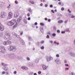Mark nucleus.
<instances>
[{
	"label": "nucleus",
	"instance_id": "1",
	"mask_svg": "<svg viewBox=\"0 0 75 75\" xmlns=\"http://www.w3.org/2000/svg\"><path fill=\"white\" fill-rule=\"evenodd\" d=\"M5 38L4 39L5 40H7L8 39V40H11V37L10 35V34L9 33H7L5 36Z\"/></svg>",
	"mask_w": 75,
	"mask_h": 75
},
{
	"label": "nucleus",
	"instance_id": "2",
	"mask_svg": "<svg viewBox=\"0 0 75 75\" xmlns=\"http://www.w3.org/2000/svg\"><path fill=\"white\" fill-rule=\"evenodd\" d=\"M16 47L14 46H11L10 48H9L8 50L10 51H12L13 52H15L16 51Z\"/></svg>",
	"mask_w": 75,
	"mask_h": 75
},
{
	"label": "nucleus",
	"instance_id": "3",
	"mask_svg": "<svg viewBox=\"0 0 75 75\" xmlns=\"http://www.w3.org/2000/svg\"><path fill=\"white\" fill-rule=\"evenodd\" d=\"M16 21L15 20H13L11 21L8 22L7 24L8 25H14V24L16 23Z\"/></svg>",
	"mask_w": 75,
	"mask_h": 75
},
{
	"label": "nucleus",
	"instance_id": "4",
	"mask_svg": "<svg viewBox=\"0 0 75 75\" xmlns=\"http://www.w3.org/2000/svg\"><path fill=\"white\" fill-rule=\"evenodd\" d=\"M5 51V49L4 46H0V52L3 53H4Z\"/></svg>",
	"mask_w": 75,
	"mask_h": 75
},
{
	"label": "nucleus",
	"instance_id": "5",
	"mask_svg": "<svg viewBox=\"0 0 75 75\" xmlns=\"http://www.w3.org/2000/svg\"><path fill=\"white\" fill-rule=\"evenodd\" d=\"M46 59L47 60V62H50V61H51L53 59V58L51 57V56H50L48 57V56H46Z\"/></svg>",
	"mask_w": 75,
	"mask_h": 75
},
{
	"label": "nucleus",
	"instance_id": "6",
	"mask_svg": "<svg viewBox=\"0 0 75 75\" xmlns=\"http://www.w3.org/2000/svg\"><path fill=\"white\" fill-rule=\"evenodd\" d=\"M8 56L11 59H13L16 58V55L13 54H8Z\"/></svg>",
	"mask_w": 75,
	"mask_h": 75
},
{
	"label": "nucleus",
	"instance_id": "7",
	"mask_svg": "<svg viewBox=\"0 0 75 75\" xmlns=\"http://www.w3.org/2000/svg\"><path fill=\"white\" fill-rule=\"evenodd\" d=\"M13 14L11 12H10L8 13V19H10L12 18V17H13Z\"/></svg>",
	"mask_w": 75,
	"mask_h": 75
},
{
	"label": "nucleus",
	"instance_id": "8",
	"mask_svg": "<svg viewBox=\"0 0 75 75\" xmlns=\"http://www.w3.org/2000/svg\"><path fill=\"white\" fill-rule=\"evenodd\" d=\"M54 61L56 62V64H61V61L58 58H57L56 59H55Z\"/></svg>",
	"mask_w": 75,
	"mask_h": 75
},
{
	"label": "nucleus",
	"instance_id": "9",
	"mask_svg": "<svg viewBox=\"0 0 75 75\" xmlns=\"http://www.w3.org/2000/svg\"><path fill=\"white\" fill-rule=\"evenodd\" d=\"M5 13L4 12H2L1 13L0 17L1 18H4L5 17Z\"/></svg>",
	"mask_w": 75,
	"mask_h": 75
},
{
	"label": "nucleus",
	"instance_id": "10",
	"mask_svg": "<svg viewBox=\"0 0 75 75\" xmlns=\"http://www.w3.org/2000/svg\"><path fill=\"white\" fill-rule=\"evenodd\" d=\"M18 13H14V17L15 18H16V17H18Z\"/></svg>",
	"mask_w": 75,
	"mask_h": 75
},
{
	"label": "nucleus",
	"instance_id": "11",
	"mask_svg": "<svg viewBox=\"0 0 75 75\" xmlns=\"http://www.w3.org/2000/svg\"><path fill=\"white\" fill-rule=\"evenodd\" d=\"M21 20H22V17L20 16L19 18L17 20V22H19L20 21H21Z\"/></svg>",
	"mask_w": 75,
	"mask_h": 75
},
{
	"label": "nucleus",
	"instance_id": "12",
	"mask_svg": "<svg viewBox=\"0 0 75 75\" xmlns=\"http://www.w3.org/2000/svg\"><path fill=\"white\" fill-rule=\"evenodd\" d=\"M4 26H3L2 25H1L0 26V30H1V31H3L4 30Z\"/></svg>",
	"mask_w": 75,
	"mask_h": 75
},
{
	"label": "nucleus",
	"instance_id": "13",
	"mask_svg": "<svg viewBox=\"0 0 75 75\" xmlns=\"http://www.w3.org/2000/svg\"><path fill=\"white\" fill-rule=\"evenodd\" d=\"M35 62L36 64L38 63L39 62V59L37 58L35 59L34 61Z\"/></svg>",
	"mask_w": 75,
	"mask_h": 75
},
{
	"label": "nucleus",
	"instance_id": "14",
	"mask_svg": "<svg viewBox=\"0 0 75 75\" xmlns=\"http://www.w3.org/2000/svg\"><path fill=\"white\" fill-rule=\"evenodd\" d=\"M20 38L21 39V44L22 45H24V44H25V43L24 42V40H22V39H21V38Z\"/></svg>",
	"mask_w": 75,
	"mask_h": 75
},
{
	"label": "nucleus",
	"instance_id": "15",
	"mask_svg": "<svg viewBox=\"0 0 75 75\" xmlns=\"http://www.w3.org/2000/svg\"><path fill=\"white\" fill-rule=\"evenodd\" d=\"M70 55L73 57H75V54L74 53H70Z\"/></svg>",
	"mask_w": 75,
	"mask_h": 75
},
{
	"label": "nucleus",
	"instance_id": "16",
	"mask_svg": "<svg viewBox=\"0 0 75 75\" xmlns=\"http://www.w3.org/2000/svg\"><path fill=\"white\" fill-rule=\"evenodd\" d=\"M42 67L43 69L44 70L46 69H47V67H46V66L44 65H42Z\"/></svg>",
	"mask_w": 75,
	"mask_h": 75
},
{
	"label": "nucleus",
	"instance_id": "17",
	"mask_svg": "<svg viewBox=\"0 0 75 75\" xmlns=\"http://www.w3.org/2000/svg\"><path fill=\"white\" fill-rule=\"evenodd\" d=\"M3 44H4V45H8L7 41L4 42H3Z\"/></svg>",
	"mask_w": 75,
	"mask_h": 75
},
{
	"label": "nucleus",
	"instance_id": "18",
	"mask_svg": "<svg viewBox=\"0 0 75 75\" xmlns=\"http://www.w3.org/2000/svg\"><path fill=\"white\" fill-rule=\"evenodd\" d=\"M8 45H10L11 44V42L8 41H7Z\"/></svg>",
	"mask_w": 75,
	"mask_h": 75
},
{
	"label": "nucleus",
	"instance_id": "19",
	"mask_svg": "<svg viewBox=\"0 0 75 75\" xmlns=\"http://www.w3.org/2000/svg\"><path fill=\"white\" fill-rule=\"evenodd\" d=\"M59 23H63V21L62 20H60L58 22Z\"/></svg>",
	"mask_w": 75,
	"mask_h": 75
},
{
	"label": "nucleus",
	"instance_id": "20",
	"mask_svg": "<svg viewBox=\"0 0 75 75\" xmlns=\"http://www.w3.org/2000/svg\"><path fill=\"white\" fill-rule=\"evenodd\" d=\"M24 21L25 24H27V19H26V18L25 19V18H24Z\"/></svg>",
	"mask_w": 75,
	"mask_h": 75
},
{
	"label": "nucleus",
	"instance_id": "21",
	"mask_svg": "<svg viewBox=\"0 0 75 75\" xmlns=\"http://www.w3.org/2000/svg\"><path fill=\"white\" fill-rule=\"evenodd\" d=\"M40 31L42 33H44V29L43 28L40 29Z\"/></svg>",
	"mask_w": 75,
	"mask_h": 75
},
{
	"label": "nucleus",
	"instance_id": "22",
	"mask_svg": "<svg viewBox=\"0 0 75 75\" xmlns=\"http://www.w3.org/2000/svg\"><path fill=\"white\" fill-rule=\"evenodd\" d=\"M33 65V64L32 62H30L29 63V65L30 66H32Z\"/></svg>",
	"mask_w": 75,
	"mask_h": 75
},
{
	"label": "nucleus",
	"instance_id": "23",
	"mask_svg": "<svg viewBox=\"0 0 75 75\" xmlns=\"http://www.w3.org/2000/svg\"><path fill=\"white\" fill-rule=\"evenodd\" d=\"M30 4H34V2L33 1H30Z\"/></svg>",
	"mask_w": 75,
	"mask_h": 75
},
{
	"label": "nucleus",
	"instance_id": "24",
	"mask_svg": "<svg viewBox=\"0 0 75 75\" xmlns=\"http://www.w3.org/2000/svg\"><path fill=\"white\" fill-rule=\"evenodd\" d=\"M26 59L28 60V61H30V58L28 57H26Z\"/></svg>",
	"mask_w": 75,
	"mask_h": 75
},
{
	"label": "nucleus",
	"instance_id": "25",
	"mask_svg": "<svg viewBox=\"0 0 75 75\" xmlns=\"http://www.w3.org/2000/svg\"><path fill=\"white\" fill-rule=\"evenodd\" d=\"M3 33H1L0 34V37H2V36H3Z\"/></svg>",
	"mask_w": 75,
	"mask_h": 75
},
{
	"label": "nucleus",
	"instance_id": "26",
	"mask_svg": "<svg viewBox=\"0 0 75 75\" xmlns=\"http://www.w3.org/2000/svg\"><path fill=\"white\" fill-rule=\"evenodd\" d=\"M40 25H42V26H44V23H40Z\"/></svg>",
	"mask_w": 75,
	"mask_h": 75
},
{
	"label": "nucleus",
	"instance_id": "27",
	"mask_svg": "<svg viewBox=\"0 0 75 75\" xmlns=\"http://www.w3.org/2000/svg\"><path fill=\"white\" fill-rule=\"evenodd\" d=\"M53 29L54 30H56V27L55 26H53Z\"/></svg>",
	"mask_w": 75,
	"mask_h": 75
},
{
	"label": "nucleus",
	"instance_id": "28",
	"mask_svg": "<svg viewBox=\"0 0 75 75\" xmlns=\"http://www.w3.org/2000/svg\"><path fill=\"white\" fill-rule=\"evenodd\" d=\"M40 48L41 49V50H44V47L42 46L40 47Z\"/></svg>",
	"mask_w": 75,
	"mask_h": 75
},
{
	"label": "nucleus",
	"instance_id": "29",
	"mask_svg": "<svg viewBox=\"0 0 75 75\" xmlns=\"http://www.w3.org/2000/svg\"><path fill=\"white\" fill-rule=\"evenodd\" d=\"M0 8H2L3 6H2V4H0Z\"/></svg>",
	"mask_w": 75,
	"mask_h": 75
},
{
	"label": "nucleus",
	"instance_id": "30",
	"mask_svg": "<svg viewBox=\"0 0 75 75\" xmlns=\"http://www.w3.org/2000/svg\"><path fill=\"white\" fill-rule=\"evenodd\" d=\"M56 57H57V58H59V54H57L56 55Z\"/></svg>",
	"mask_w": 75,
	"mask_h": 75
},
{
	"label": "nucleus",
	"instance_id": "31",
	"mask_svg": "<svg viewBox=\"0 0 75 75\" xmlns=\"http://www.w3.org/2000/svg\"><path fill=\"white\" fill-rule=\"evenodd\" d=\"M32 38H31L29 36L28 37V39L29 40H31V39Z\"/></svg>",
	"mask_w": 75,
	"mask_h": 75
},
{
	"label": "nucleus",
	"instance_id": "32",
	"mask_svg": "<svg viewBox=\"0 0 75 75\" xmlns=\"http://www.w3.org/2000/svg\"><path fill=\"white\" fill-rule=\"evenodd\" d=\"M62 34H64V33H65V31H62L61 32Z\"/></svg>",
	"mask_w": 75,
	"mask_h": 75
},
{
	"label": "nucleus",
	"instance_id": "33",
	"mask_svg": "<svg viewBox=\"0 0 75 75\" xmlns=\"http://www.w3.org/2000/svg\"><path fill=\"white\" fill-rule=\"evenodd\" d=\"M46 38H50V36H49L48 35H47Z\"/></svg>",
	"mask_w": 75,
	"mask_h": 75
},
{
	"label": "nucleus",
	"instance_id": "34",
	"mask_svg": "<svg viewBox=\"0 0 75 75\" xmlns=\"http://www.w3.org/2000/svg\"><path fill=\"white\" fill-rule=\"evenodd\" d=\"M51 11L52 13H55V12L53 10H52Z\"/></svg>",
	"mask_w": 75,
	"mask_h": 75
},
{
	"label": "nucleus",
	"instance_id": "35",
	"mask_svg": "<svg viewBox=\"0 0 75 75\" xmlns=\"http://www.w3.org/2000/svg\"><path fill=\"white\" fill-rule=\"evenodd\" d=\"M49 42H50L51 43V44H52V43L53 42V41H52V40H50Z\"/></svg>",
	"mask_w": 75,
	"mask_h": 75
},
{
	"label": "nucleus",
	"instance_id": "36",
	"mask_svg": "<svg viewBox=\"0 0 75 75\" xmlns=\"http://www.w3.org/2000/svg\"><path fill=\"white\" fill-rule=\"evenodd\" d=\"M57 33H60V30H57Z\"/></svg>",
	"mask_w": 75,
	"mask_h": 75
},
{
	"label": "nucleus",
	"instance_id": "37",
	"mask_svg": "<svg viewBox=\"0 0 75 75\" xmlns=\"http://www.w3.org/2000/svg\"><path fill=\"white\" fill-rule=\"evenodd\" d=\"M64 9H65V8H64L62 7L61 8L62 11H64Z\"/></svg>",
	"mask_w": 75,
	"mask_h": 75
},
{
	"label": "nucleus",
	"instance_id": "38",
	"mask_svg": "<svg viewBox=\"0 0 75 75\" xmlns=\"http://www.w3.org/2000/svg\"><path fill=\"white\" fill-rule=\"evenodd\" d=\"M16 27H17V25H15L13 27V28H15Z\"/></svg>",
	"mask_w": 75,
	"mask_h": 75
},
{
	"label": "nucleus",
	"instance_id": "39",
	"mask_svg": "<svg viewBox=\"0 0 75 75\" xmlns=\"http://www.w3.org/2000/svg\"><path fill=\"white\" fill-rule=\"evenodd\" d=\"M4 70L5 71H8V70L7 69V68H5Z\"/></svg>",
	"mask_w": 75,
	"mask_h": 75
},
{
	"label": "nucleus",
	"instance_id": "40",
	"mask_svg": "<svg viewBox=\"0 0 75 75\" xmlns=\"http://www.w3.org/2000/svg\"><path fill=\"white\" fill-rule=\"evenodd\" d=\"M52 35H53V36H54V37L56 35V34L55 33H53L52 34Z\"/></svg>",
	"mask_w": 75,
	"mask_h": 75
},
{
	"label": "nucleus",
	"instance_id": "41",
	"mask_svg": "<svg viewBox=\"0 0 75 75\" xmlns=\"http://www.w3.org/2000/svg\"><path fill=\"white\" fill-rule=\"evenodd\" d=\"M15 3L16 4H18V2H17V1H15Z\"/></svg>",
	"mask_w": 75,
	"mask_h": 75
},
{
	"label": "nucleus",
	"instance_id": "42",
	"mask_svg": "<svg viewBox=\"0 0 75 75\" xmlns=\"http://www.w3.org/2000/svg\"><path fill=\"white\" fill-rule=\"evenodd\" d=\"M38 74H41V71H39L38 72Z\"/></svg>",
	"mask_w": 75,
	"mask_h": 75
},
{
	"label": "nucleus",
	"instance_id": "43",
	"mask_svg": "<svg viewBox=\"0 0 75 75\" xmlns=\"http://www.w3.org/2000/svg\"><path fill=\"white\" fill-rule=\"evenodd\" d=\"M23 32L21 31L20 33V35H23Z\"/></svg>",
	"mask_w": 75,
	"mask_h": 75
},
{
	"label": "nucleus",
	"instance_id": "44",
	"mask_svg": "<svg viewBox=\"0 0 75 75\" xmlns=\"http://www.w3.org/2000/svg\"><path fill=\"white\" fill-rule=\"evenodd\" d=\"M65 71H67V70H69V68H68L66 67L65 68Z\"/></svg>",
	"mask_w": 75,
	"mask_h": 75
},
{
	"label": "nucleus",
	"instance_id": "45",
	"mask_svg": "<svg viewBox=\"0 0 75 75\" xmlns=\"http://www.w3.org/2000/svg\"><path fill=\"white\" fill-rule=\"evenodd\" d=\"M50 7L51 8H52V7H53V6L52 5H50Z\"/></svg>",
	"mask_w": 75,
	"mask_h": 75
},
{
	"label": "nucleus",
	"instance_id": "46",
	"mask_svg": "<svg viewBox=\"0 0 75 75\" xmlns=\"http://www.w3.org/2000/svg\"><path fill=\"white\" fill-rule=\"evenodd\" d=\"M27 16H28V17H30V13H28L27 14Z\"/></svg>",
	"mask_w": 75,
	"mask_h": 75
},
{
	"label": "nucleus",
	"instance_id": "47",
	"mask_svg": "<svg viewBox=\"0 0 75 75\" xmlns=\"http://www.w3.org/2000/svg\"><path fill=\"white\" fill-rule=\"evenodd\" d=\"M2 65H3V66H6V64H4V63H1Z\"/></svg>",
	"mask_w": 75,
	"mask_h": 75
},
{
	"label": "nucleus",
	"instance_id": "48",
	"mask_svg": "<svg viewBox=\"0 0 75 75\" xmlns=\"http://www.w3.org/2000/svg\"><path fill=\"white\" fill-rule=\"evenodd\" d=\"M41 44H43V43L44 42V40H42V41H41Z\"/></svg>",
	"mask_w": 75,
	"mask_h": 75
},
{
	"label": "nucleus",
	"instance_id": "49",
	"mask_svg": "<svg viewBox=\"0 0 75 75\" xmlns=\"http://www.w3.org/2000/svg\"><path fill=\"white\" fill-rule=\"evenodd\" d=\"M5 73L6 72L4 71L2 72V74H5Z\"/></svg>",
	"mask_w": 75,
	"mask_h": 75
},
{
	"label": "nucleus",
	"instance_id": "50",
	"mask_svg": "<svg viewBox=\"0 0 75 75\" xmlns=\"http://www.w3.org/2000/svg\"><path fill=\"white\" fill-rule=\"evenodd\" d=\"M40 44V42H38L37 43V45H38V46H39V44Z\"/></svg>",
	"mask_w": 75,
	"mask_h": 75
},
{
	"label": "nucleus",
	"instance_id": "51",
	"mask_svg": "<svg viewBox=\"0 0 75 75\" xmlns=\"http://www.w3.org/2000/svg\"><path fill=\"white\" fill-rule=\"evenodd\" d=\"M65 66H66V67H68L69 65L68 64H65Z\"/></svg>",
	"mask_w": 75,
	"mask_h": 75
},
{
	"label": "nucleus",
	"instance_id": "52",
	"mask_svg": "<svg viewBox=\"0 0 75 75\" xmlns=\"http://www.w3.org/2000/svg\"><path fill=\"white\" fill-rule=\"evenodd\" d=\"M16 37H17V38H19V39H20V36L17 35L16 36Z\"/></svg>",
	"mask_w": 75,
	"mask_h": 75
},
{
	"label": "nucleus",
	"instance_id": "53",
	"mask_svg": "<svg viewBox=\"0 0 75 75\" xmlns=\"http://www.w3.org/2000/svg\"><path fill=\"white\" fill-rule=\"evenodd\" d=\"M28 11H29V12H31V8H30L28 10Z\"/></svg>",
	"mask_w": 75,
	"mask_h": 75
},
{
	"label": "nucleus",
	"instance_id": "54",
	"mask_svg": "<svg viewBox=\"0 0 75 75\" xmlns=\"http://www.w3.org/2000/svg\"><path fill=\"white\" fill-rule=\"evenodd\" d=\"M66 31H67V32L69 31V29H66Z\"/></svg>",
	"mask_w": 75,
	"mask_h": 75
},
{
	"label": "nucleus",
	"instance_id": "55",
	"mask_svg": "<svg viewBox=\"0 0 75 75\" xmlns=\"http://www.w3.org/2000/svg\"><path fill=\"white\" fill-rule=\"evenodd\" d=\"M37 24H38V23H37V22H35V25H37Z\"/></svg>",
	"mask_w": 75,
	"mask_h": 75
},
{
	"label": "nucleus",
	"instance_id": "56",
	"mask_svg": "<svg viewBox=\"0 0 75 75\" xmlns=\"http://www.w3.org/2000/svg\"><path fill=\"white\" fill-rule=\"evenodd\" d=\"M45 6L46 7H48V4H45Z\"/></svg>",
	"mask_w": 75,
	"mask_h": 75
},
{
	"label": "nucleus",
	"instance_id": "57",
	"mask_svg": "<svg viewBox=\"0 0 75 75\" xmlns=\"http://www.w3.org/2000/svg\"><path fill=\"white\" fill-rule=\"evenodd\" d=\"M30 19H31V18H30V17H28V20H30Z\"/></svg>",
	"mask_w": 75,
	"mask_h": 75
},
{
	"label": "nucleus",
	"instance_id": "58",
	"mask_svg": "<svg viewBox=\"0 0 75 75\" xmlns=\"http://www.w3.org/2000/svg\"><path fill=\"white\" fill-rule=\"evenodd\" d=\"M74 17H75V16H74L72 15L71 17V18H74Z\"/></svg>",
	"mask_w": 75,
	"mask_h": 75
},
{
	"label": "nucleus",
	"instance_id": "59",
	"mask_svg": "<svg viewBox=\"0 0 75 75\" xmlns=\"http://www.w3.org/2000/svg\"><path fill=\"white\" fill-rule=\"evenodd\" d=\"M14 74H17V71H15L14 72Z\"/></svg>",
	"mask_w": 75,
	"mask_h": 75
},
{
	"label": "nucleus",
	"instance_id": "60",
	"mask_svg": "<svg viewBox=\"0 0 75 75\" xmlns=\"http://www.w3.org/2000/svg\"><path fill=\"white\" fill-rule=\"evenodd\" d=\"M68 11H69V13H71V11H70V10L69 9L68 10Z\"/></svg>",
	"mask_w": 75,
	"mask_h": 75
},
{
	"label": "nucleus",
	"instance_id": "61",
	"mask_svg": "<svg viewBox=\"0 0 75 75\" xmlns=\"http://www.w3.org/2000/svg\"><path fill=\"white\" fill-rule=\"evenodd\" d=\"M48 22H50V21H51V19H48Z\"/></svg>",
	"mask_w": 75,
	"mask_h": 75
},
{
	"label": "nucleus",
	"instance_id": "62",
	"mask_svg": "<svg viewBox=\"0 0 75 75\" xmlns=\"http://www.w3.org/2000/svg\"><path fill=\"white\" fill-rule=\"evenodd\" d=\"M61 4H62V3L61 2H59L58 3L59 5H61Z\"/></svg>",
	"mask_w": 75,
	"mask_h": 75
},
{
	"label": "nucleus",
	"instance_id": "63",
	"mask_svg": "<svg viewBox=\"0 0 75 75\" xmlns=\"http://www.w3.org/2000/svg\"><path fill=\"white\" fill-rule=\"evenodd\" d=\"M64 63L66 64L67 62V60H65L64 61Z\"/></svg>",
	"mask_w": 75,
	"mask_h": 75
},
{
	"label": "nucleus",
	"instance_id": "64",
	"mask_svg": "<svg viewBox=\"0 0 75 75\" xmlns=\"http://www.w3.org/2000/svg\"><path fill=\"white\" fill-rule=\"evenodd\" d=\"M74 44L75 45V39L74 40Z\"/></svg>",
	"mask_w": 75,
	"mask_h": 75
}]
</instances>
